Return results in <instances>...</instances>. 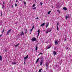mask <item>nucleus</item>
I'll return each instance as SVG.
<instances>
[{
	"label": "nucleus",
	"mask_w": 72,
	"mask_h": 72,
	"mask_svg": "<svg viewBox=\"0 0 72 72\" xmlns=\"http://www.w3.org/2000/svg\"><path fill=\"white\" fill-rule=\"evenodd\" d=\"M32 30H33V29H32L31 30V32L32 31Z\"/></svg>",
	"instance_id": "nucleus-43"
},
{
	"label": "nucleus",
	"mask_w": 72,
	"mask_h": 72,
	"mask_svg": "<svg viewBox=\"0 0 72 72\" xmlns=\"http://www.w3.org/2000/svg\"><path fill=\"white\" fill-rule=\"evenodd\" d=\"M23 0H20L21 1H22Z\"/></svg>",
	"instance_id": "nucleus-52"
},
{
	"label": "nucleus",
	"mask_w": 72,
	"mask_h": 72,
	"mask_svg": "<svg viewBox=\"0 0 72 72\" xmlns=\"http://www.w3.org/2000/svg\"><path fill=\"white\" fill-rule=\"evenodd\" d=\"M65 18H66V20H67V19H68V18H69V15H68L67 16H65Z\"/></svg>",
	"instance_id": "nucleus-4"
},
{
	"label": "nucleus",
	"mask_w": 72,
	"mask_h": 72,
	"mask_svg": "<svg viewBox=\"0 0 72 72\" xmlns=\"http://www.w3.org/2000/svg\"><path fill=\"white\" fill-rule=\"evenodd\" d=\"M31 32L30 33V35H31Z\"/></svg>",
	"instance_id": "nucleus-48"
},
{
	"label": "nucleus",
	"mask_w": 72,
	"mask_h": 72,
	"mask_svg": "<svg viewBox=\"0 0 72 72\" xmlns=\"http://www.w3.org/2000/svg\"><path fill=\"white\" fill-rule=\"evenodd\" d=\"M2 15H3V13H2V12H1V17H2Z\"/></svg>",
	"instance_id": "nucleus-20"
},
{
	"label": "nucleus",
	"mask_w": 72,
	"mask_h": 72,
	"mask_svg": "<svg viewBox=\"0 0 72 72\" xmlns=\"http://www.w3.org/2000/svg\"><path fill=\"white\" fill-rule=\"evenodd\" d=\"M44 25H45V23H44L42 24L41 25L40 27H42V26H44Z\"/></svg>",
	"instance_id": "nucleus-10"
},
{
	"label": "nucleus",
	"mask_w": 72,
	"mask_h": 72,
	"mask_svg": "<svg viewBox=\"0 0 72 72\" xmlns=\"http://www.w3.org/2000/svg\"><path fill=\"white\" fill-rule=\"evenodd\" d=\"M16 3H17V2H18V1H17V0H16Z\"/></svg>",
	"instance_id": "nucleus-46"
},
{
	"label": "nucleus",
	"mask_w": 72,
	"mask_h": 72,
	"mask_svg": "<svg viewBox=\"0 0 72 72\" xmlns=\"http://www.w3.org/2000/svg\"><path fill=\"white\" fill-rule=\"evenodd\" d=\"M63 9L64 10H65V11L67 10V8H66V7H64L63 8Z\"/></svg>",
	"instance_id": "nucleus-5"
},
{
	"label": "nucleus",
	"mask_w": 72,
	"mask_h": 72,
	"mask_svg": "<svg viewBox=\"0 0 72 72\" xmlns=\"http://www.w3.org/2000/svg\"><path fill=\"white\" fill-rule=\"evenodd\" d=\"M51 12V11H50L48 12V14H49Z\"/></svg>",
	"instance_id": "nucleus-21"
},
{
	"label": "nucleus",
	"mask_w": 72,
	"mask_h": 72,
	"mask_svg": "<svg viewBox=\"0 0 72 72\" xmlns=\"http://www.w3.org/2000/svg\"><path fill=\"white\" fill-rule=\"evenodd\" d=\"M46 67H48V64H46Z\"/></svg>",
	"instance_id": "nucleus-30"
},
{
	"label": "nucleus",
	"mask_w": 72,
	"mask_h": 72,
	"mask_svg": "<svg viewBox=\"0 0 72 72\" xmlns=\"http://www.w3.org/2000/svg\"><path fill=\"white\" fill-rule=\"evenodd\" d=\"M2 60H3V59H2V57L0 55V60H1V61H2Z\"/></svg>",
	"instance_id": "nucleus-9"
},
{
	"label": "nucleus",
	"mask_w": 72,
	"mask_h": 72,
	"mask_svg": "<svg viewBox=\"0 0 72 72\" xmlns=\"http://www.w3.org/2000/svg\"><path fill=\"white\" fill-rule=\"evenodd\" d=\"M43 60H44V59L41 60V62H42L43 61Z\"/></svg>",
	"instance_id": "nucleus-28"
},
{
	"label": "nucleus",
	"mask_w": 72,
	"mask_h": 72,
	"mask_svg": "<svg viewBox=\"0 0 72 72\" xmlns=\"http://www.w3.org/2000/svg\"><path fill=\"white\" fill-rule=\"evenodd\" d=\"M40 65H41L42 64V62H40Z\"/></svg>",
	"instance_id": "nucleus-25"
},
{
	"label": "nucleus",
	"mask_w": 72,
	"mask_h": 72,
	"mask_svg": "<svg viewBox=\"0 0 72 72\" xmlns=\"http://www.w3.org/2000/svg\"><path fill=\"white\" fill-rule=\"evenodd\" d=\"M35 6V4H34L33 5V7H34V6Z\"/></svg>",
	"instance_id": "nucleus-32"
},
{
	"label": "nucleus",
	"mask_w": 72,
	"mask_h": 72,
	"mask_svg": "<svg viewBox=\"0 0 72 72\" xmlns=\"http://www.w3.org/2000/svg\"><path fill=\"white\" fill-rule=\"evenodd\" d=\"M58 42L57 41H55V45H58Z\"/></svg>",
	"instance_id": "nucleus-11"
},
{
	"label": "nucleus",
	"mask_w": 72,
	"mask_h": 72,
	"mask_svg": "<svg viewBox=\"0 0 72 72\" xmlns=\"http://www.w3.org/2000/svg\"><path fill=\"white\" fill-rule=\"evenodd\" d=\"M66 41V39H65L64 41Z\"/></svg>",
	"instance_id": "nucleus-44"
},
{
	"label": "nucleus",
	"mask_w": 72,
	"mask_h": 72,
	"mask_svg": "<svg viewBox=\"0 0 72 72\" xmlns=\"http://www.w3.org/2000/svg\"><path fill=\"white\" fill-rule=\"evenodd\" d=\"M21 36H22V35H24V32H23V31H22L21 33Z\"/></svg>",
	"instance_id": "nucleus-6"
},
{
	"label": "nucleus",
	"mask_w": 72,
	"mask_h": 72,
	"mask_svg": "<svg viewBox=\"0 0 72 72\" xmlns=\"http://www.w3.org/2000/svg\"><path fill=\"white\" fill-rule=\"evenodd\" d=\"M51 31V29L50 31L47 30V32H46V33H47L50 32Z\"/></svg>",
	"instance_id": "nucleus-8"
},
{
	"label": "nucleus",
	"mask_w": 72,
	"mask_h": 72,
	"mask_svg": "<svg viewBox=\"0 0 72 72\" xmlns=\"http://www.w3.org/2000/svg\"><path fill=\"white\" fill-rule=\"evenodd\" d=\"M38 48V47H36L35 48V50L36 51H37V48Z\"/></svg>",
	"instance_id": "nucleus-16"
},
{
	"label": "nucleus",
	"mask_w": 72,
	"mask_h": 72,
	"mask_svg": "<svg viewBox=\"0 0 72 72\" xmlns=\"http://www.w3.org/2000/svg\"><path fill=\"white\" fill-rule=\"evenodd\" d=\"M41 54H42V53H39V55H40Z\"/></svg>",
	"instance_id": "nucleus-34"
},
{
	"label": "nucleus",
	"mask_w": 72,
	"mask_h": 72,
	"mask_svg": "<svg viewBox=\"0 0 72 72\" xmlns=\"http://www.w3.org/2000/svg\"><path fill=\"white\" fill-rule=\"evenodd\" d=\"M59 25V22H58L57 23V26H58V25Z\"/></svg>",
	"instance_id": "nucleus-36"
},
{
	"label": "nucleus",
	"mask_w": 72,
	"mask_h": 72,
	"mask_svg": "<svg viewBox=\"0 0 72 72\" xmlns=\"http://www.w3.org/2000/svg\"><path fill=\"white\" fill-rule=\"evenodd\" d=\"M24 64L25 65L26 64V60L24 61Z\"/></svg>",
	"instance_id": "nucleus-24"
},
{
	"label": "nucleus",
	"mask_w": 72,
	"mask_h": 72,
	"mask_svg": "<svg viewBox=\"0 0 72 72\" xmlns=\"http://www.w3.org/2000/svg\"><path fill=\"white\" fill-rule=\"evenodd\" d=\"M46 69H48V67H47Z\"/></svg>",
	"instance_id": "nucleus-49"
},
{
	"label": "nucleus",
	"mask_w": 72,
	"mask_h": 72,
	"mask_svg": "<svg viewBox=\"0 0 72 72\" xmlns=\"http://www.w3.org/2000/svg\"><path fill=\"white\" fill-rule=\"evenodd\" d=\"M29 72H30V71H29Z\"/></svg>",
	"instance_id": "nucleus-53"
},
{
	"label": "nucleus",
	"mask_w": 72,
	"mask_h": 72,
	"mask_svg": "<svg viewBox=\"0 0 72 72\" xmlns=\"http://www.w3.org/2000/svg\"><path fill=\"white\" fill-rule=\"evenodd\" d=\"M58 25H57V31H58L59 30V28H58Z\"/></svg>",
	"instance_id": "nucleus-17"
},
{
	"label": "nucleus",
	"mask_w": 72,
	"mask_h": 72,
	"mask_svg": "<svg viewBox=\"0 0 72 72\" xmlns=\"http://www.w3.org/2000/svg\"><path fill=\"white\" fill-rule=\"evenodd\" d=\"M36 7H34L33 8V9H34V10H35V9H36Z\"/></svg>",
	"instance_id": "nucleus-27"
},
{
	"label": "nucleus",
	"mask_w": 72,
	"mask_h": 72,
	"mask_svg": "<svg viewBox=\"0 0 72 72\" xmlns=\"http://www.w3.org/2000/svg\"><path fill=\"white\" fill-rule=\"evenodd\" d=\"M40 4H41V5H42V3L41 2H40Z\"/></svg>",
	"instance_id": "nucleus-31"
},
{
	"label": "nucleus",
	"mask_w": 72,
	"mask_h": 72,
	"mask_svg": "<svg viewBox=\"0 0 72 72\" xmlns=\"http://www.w3.org/2000/svg\"><path fill=\"white\" fill-rule=\"evenodd\" d=\"M39 72H41V69H39Z\"/></svg>",
	"instance_id": "nucleus-33"
},
{
	"label": "nucleus",
	"mask_w": 72,
	"mask_h": 72,
	"mask_svg": "<svg viewBox=\"0 0 72 72\" xmlns=\"http://www.w3.org/2000/svg\"><path fill=\"white\" fill-rule=\"evenodd\" d=\"M32 41L33 42L36 41V38L35 37H32L31 39Z\"/></svg>",
	"instance_id": "nucleus-2"
},
{
	"label": "nucleus",
	"mask_w": 72,
	"mask_h": 72,
	"mask_svg": "<svg viewBox=\"0 0 72 72\" xmlns=\"http://www.w3.org/2000/svg\"><path fill=\"white\" fill-rule=\"evenodd\" d=\"M3 4H5V3H4V2H3Z\"/></svg>",
	"instance_id": "nucleus-47"
},
{
	"label": "nucleus",
	"mask_w": 72,
	"mask_h": 72,
	"mask_svg": "<svg viewBox=\"0 0 72 72\" xmlns=\"http://www.w3.org/2000/svg\"><path fill=\"white\" fill-rule=\"evenodd\" d=\"M36 19H39V18H38V17H37L36 18Z\"/></svg>",
	"instance_id": "nucleus-42"
},
{
	"label": "nucleus",
	"mask_w": 72,
	"mask_h": 72,
	"mask_svg": "<svg viewBox=\"0 0 72 72\" xmlns=\"http://www.w3.org/2000/svg\"><path fill=\"white\" fill-rule=\"evenodd\" d=\"M60 11H59V12H58V13H60Z\"/></svg>",
	"instance_id": "nucleus-50"
},
{
	"label": "nucleus",
	"mask_w": 72,
	"mask_h": 72,
	"mask_svg": "<svg viewBox=\"0 0 72 72\" xmlns=\"http://www.w3.org/2000/svg\"><path fill=\"white\" fill-rule=\"evenodd\" d=\"M27 32H25V34H26V33H27Z\"/></svg>",
	"instance_id": "nucleus-41"
},
{
	"label": "nucleus",
	"mask_w": 72,
	"mask_h": 72,
	"mask_svg": "<svg viewBox=\"0 0 72 72\" xmlns=\"http://www.w3.org/2000/svg\"><path fill=\"white\" fill-rule=\"evenodd\" d=\"M15 6H17V3H15Z\"/></svg>",
	"instance_id": "nucleus-26"
},
{
	"label": "nucleus",
	"mask_w": 72,
	"mask_h": 72,
	"mask_svg": "<svg viewBox=\"0 0 72 72\" xmlns=\"http://www.w3.org/2000/svg\"><path fill=\"white\" fill-rule=\"evenodd\" d=\"M13 6H14L13 5H12V8H13Z\"/></svg>",
	"instance_id": "nucleus-39"
},
{
	"label": "nucleus",
	"mask_w": 72,
	"mask_h": 72,
	"mask_svg": "<svg viewBox=\"0 0 72 72\" xmlns=\"http://www.w3.org/2000/svg\"><path fill=\"white\" fill-rule=\"evenodd\" d=\"M25 31H26V32H27V29H26L25 30Z\"/></svg>",
	"instance_id": "nucleus-40"
},
{
	"label": "nucleus",
	"mask_w": 72,
	"mask_h": 72,
	"mask_svg": "<svg viewBox=\"0 0 72 72\" xmlns=\"http://www.w3.org/2000/svg\"><path fill=\"white\" fill-rule=\"evenodd\" d=\"M40 59H42V60L44 59V58H43V57H42V56H41V57Z\"/></svg>",
	"instance_id": "nucleus-19"
},
{
	"label": "nucleus",
	"mask_w": 72,
	"mask_h": 72,
	"mask_svg": "<svg viewBox=\"0 0 72 72\" xmlns=\"http://www.w3.org/2000/svg\"><path fill=\"white\" fill-rule=\"evenodd\" d=\"M19 45V43H18L16 45H15V47H17V46H18Z\"/></svg>",
	"instance_id": "nucleus-18"
},
{
	"label": "nucleus",
	"mask_w": 72,
	"mask_h": 72,
	"mask_svg": "<svg viewBox=\"0 0 72 72\" xmlns=\"http://www.w3.org/2000/svg\"><path fill=\"white\" fill-rule=\"evenodd\" d=\"M3 36V35L2 34L1 35H0V37H1V36Z\"/></svg>",
	"instance_id": "nucleus-37"
},
{
	"label": "nucleus",
	"mask_w": 72,
	"mask_h": 72,
	"mask_svg": "<svg viewBox=\"0 0 72 72\" xmlns=\"http://www.w3.org/2000/svg\"><path fill=\"white\" fill-rule=\"evenodd\" d=\"M5 51L6 52V50H5Z\"/></svg>",
	"instance_id": "nucleus-51"
},
{
	"label": "nucleus",
	"mask_w": 72,
	"mask_h": 72,
	"mask_svg": "<svg viewBox=\"0 0 72 72\" xmlns=\"http://www.w3.org/2000/svg\"><path fill=\"white\" fill-rule=\"evenodd\" d=\"M48 26H49V23H48L46 25V28H47Z\"/></svg>",
	"instance_id": "nucleus-14"
},
{
	"label": "nucleus",
	"mask_w": 72,
	"mask_h": 72,
	"mask_svg": "<svg viewBox=\"0 0 72 72\" xmlns=\"http://www.w3.org/2000/svg\"><path fill=\"white\" fill-rule=\"evenodd\" d=\"M28 55H27L26 57H24V60H26V59L28 58Z\"/></svg>",
	"instance_id": "nucleus-3"
},
{
	"label": "nucleus",
	"mask_w": 72,
	"mask_h": 72,
	"mask_svg": "<svg viewBox=\"0 0 72 72\" xmlns=\"http://www.w3.org/2000/svg\"><path fill=\"white\" fill-rule=\"evenodd\" d=\"M11 31H12V29H10L9 30H8L6 34V35H9V33H10V32H11Z\"/></svg>",
	"instance_id": "nucleus-1"
},
{
	"label": "nucleus",
	"mask_w": 72,
	"mask_h": 72,
	"mask_svg": "<svg viewBox=\"0 0 72 72\" xmlns=\"http://www.w3.org/2000/svg\"><path fill=\"white\" fill-rule=\"evenodd\" d=\"M38 36H39L40 35V30H38Z\"/></svg>",
	"instance_id": "nucleus-13"
},
{
	"label": "nucleus",
	"mask_w": 72,
	"mask_h": 72,
	"mask_svg": "<svg viewBox=\"0 0 72 72\" xmlns=\"http://www.w3.org/2000/svg\"><path fill=\"white\" fill-rule=\"evenodd\" d=\"M54 55H55L57 54V53H56V52L55 51H54L53 52Z\"/></svg>",
	"instance_id": "nucleus-7"
},
{
	"label": "nucleus",
	"mask_w": 72,
	"mask_h": 72,
	"mask_svg": "<svg viewBox=\"0 0 72 72\" xmlns=\"http://www.w3.org/2000/svg\"><path fill=\"white\" fill-rule=\"evenodd\" d=\"M34 28V26H33L32 27V29H33Z\"/></svg>",
	"instance_id": "nucleus-35"
},
{
	"label": "nucleus",
	"mask_w": 72,
	"mask_h": 72,
	"mask_svg": "<svg viewBox=\"0 0 72 72\" xmlns=\"http://www.w3.org/2000/svg\"><path fill=\"white\" fill-rule=\"evenodd\" d=\"M39 59H40V58H38L37 60L36 61V63H37L38 62V61L39 60Z\"/></svg>",
	"instance_id": "nucleus-15"
},
{
	"label": "nucleus",
	"mask_w": 72,
	"mask_h": 72,
	"mask_svg": "<svg viewBox=\"0 0 72 72\" xmlns=\"http://www.w3.org/2000/svg\"><path fill=\"white\" fill-rule=\"evenodd\" d=\"M57 11L58 12H59V10H57Z\"/></svg>",
	"instance_id": "nucleus-45"
},
{
	"label": "nucleus",
	"mask_w": 72,
	"mask_h": 72,
	"mask_svg": "<svg viewBox=\"0 0 72 72\" xmlns=\"http://www.w3.org/2000/svg\"><path fill=\"white\" fill-rule=\"evenodd\" d=\"M4 29H3V31L2 32V33H3V32H4Z\"/></svg>",
	"instance_id": "nucleus-23"
},
{
	"label": "nucleus",
	"mask_w": 72,
	"mask_h": 72,
	"mask_svg": "<svg viewBox=\"0 0 72 72\" xmlns=\"http://www.w3.org/2000/svg\"><path fill=\"white\" fill-rule=\"evenodd\" d=\"M50 47H48V49H50Z\"/></svg>",
	"instance_id": "nucleus-38"
},
{
	"label": "nucleus",
	"mask_w": 72,
	"mask_h": 72,
	"mask_svg": "<svg viewBox=\"0 0 72 72\" xmlns=\"http://www.w3.org/2000/svg\"><path fill=\"white\" fill-rule=\"evenodd\" d=\"M24 4H26V3L24 1Z\"/></svg>",
	"instance_id": "nucleus-29"
},
{
	"label": "nucleus",
	"mask_w": 72,
	"mask_h": 72,
	"mask_svg": "<svg viewBox=\"0 0 72 72\" xmlns=\"http://www.w3.org/2000/svg\"><path fill=\"white\" fill-rule=\"evenodd\" d=\"M2 6H2V8H3V9L4 8V7L5 6H4V4H3V5H2Z\"/></svg>",
	"instance_id": "nucleus-22"
},
{
	"label": "nucleus",
	"mask_w": 72,
	"mask_h": 72,
	"mask_svg": "<svg viewBox=\"0 0 72 72\" xmlns=\"http://www.w3.org/2000/svg\"><path fill=\"white\" fill-rule=\"evenodd\" d=\"M12 65H14V64H16V63L15 62H12Z\"/></svg>",
	"instance_id": "nucleus-12"
}]
</instances>
